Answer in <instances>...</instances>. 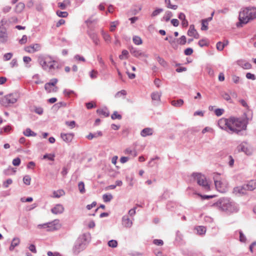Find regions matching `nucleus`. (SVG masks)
I'll return each instance as SVG.
<instances>
[{
    "mask_svg": "<svg viewBox=\"0 0 256 256\" xmlns=\"http://www.w3.org/2000/svg\"><path fill=\"white\" fill-rule=\"evenodd\" d=\"M56 13L57 16L60 18H66L68 16V13L66 12L58 10Z\"/></svg>",
    "mask_w": 256,
    "mask_h": 256,
    "instance_id": "nucleus-43",
    "label": "nucleus"
},
{
    "mask_svg": "<svg viewBox=\"0 0 256 256\" xmlns=\"http://www.w3.org/2000/svg\"><path fill=\"white\" fill-rule=\"evenodd\" d=\"M153 244L156 246H162L164 242L162 240L155 239L153 240Z\"/></svg>",
    "mask_w": 256,
    "mask_h": 256,
    "instance_id": "nucleus-64",
    "label": "nucleus"
},
{
    "mask_svg": "<svg viewBox=\"0 0 256 256\" xmlns=\"http://www.w3.org/2000/svg\"><path fill=\"white\" fill-rule=\"evenodd\" d=\"M148 166L154 170L156 169L157 167V164L156 161H149L148 164Z\"/></svg>",
    "mask_w": 256,
    "mask_h": 256,
    "instance_id": "nucleus-45",
    "label": "nucleus"
},
{
    "mask_svg": "<svg viewBox=\"0 0 256 256\" xmlns=\"http://www.w3.org/2000/svg\"><path fill=\"white\" fill-rule=\"evenodd\" d=\"M214 206L219 210L222 211L224 210V202L222 200V199H220L217 202L214 203Z\"/></svg>",
    "mask_w": 256,
    "mask_h": 256,
    "instance_id": "nucleus-23",
    "label": "nucleus"
},
{
    "mask_svg": "<svg viewBox=\"0 0 256 256\" xmlns=\"http://www.w3.org/2000/svg\"><path fill=\"white\" fill-rule=\"evenodd\" d=\"M78 187L80 192L81 194H84L85 192L84 184V182H80L78 184Z\"/></svg>",
    "mask_w": 256,
    "mask_h": 256,
    "instance_id": "nucleus-41",
    "label": "nucleus"
},
{
    "mask_svg": "<svg viewBox=\"0 0 256 256\" xmlns=\"http://www.w3.org/2000/svg\"><path fill=\"white\" fill-rule=\"evenodd\" d=\"M112 196L110 194H103L102 196L103 200L105 202H110L112 199Z\"/></svg>",
    "mask_w": 256,
    "mask_h": 256,
    "instance_id": "nucleus-32",
    "label": "nucleus"
},
{
    "mask_svg": "<svg viewBox=\"0 0 256 256\" xmlns=\"http://www.w3.org/2000/svg\"><path fill=\"white\" fill-rule=\"evenodd\" d=\"M90 240V234L89 233H85L80 236L73 247L74 253L78 254L84 250Z\"/></svg>",
    "mask_w": 256,
    "mask_h": 256,
    "instance_id": "nucleus-3",
    "label": "nucleus"
},
{
    "mask_svg": "<svg viewBox=\"0 0 256 256\" xmlns=\"http://www.w3.org/2000/svg\"><path fill=\"white\" fill-rule=\"evenodd\" d=\"M38 62L42 69L48 72H52L58 68V62L49 55H41L38 58Z\"/></svg>",
    "mask_w": 256,
    "mask_h": 256,
    "instance_id": "nucleus-1",
    "label": "nucleus"
},
{
    "mask_svg": "<svg viewBox=\"0 0 256 256\" xmlns=\"http://www.w3.org/2000/svg\"><path fill=\"white\" fill-rule=\"evenodd\" d=\"M246 189L244 185L241 186H237L234 188L233 193L236 196L244 194L246 193Z\"/></svg>",
    "mask_w": 256,
    "mask_h": 256,
    "instance_id": "nucleus-15",
    "label": "nucleus"
},
{
    "mask_svg": "<svg viewBox=\"0 0 256 256\" xmlns=\"http://www.w3.org/2000/svg\"><path fill=\"white\" fill-rule=\"evenodd\" d=\"M108 246L112 248H115L118 246V242L116 240H112L108 242Z\"/></svg>",
    "mask_w": 256,
    "mask_h": 256,
    "instance_id": "nucleus-37",
    "label": "nucleus"
},
{
    "mask_svg": "<svg viewBox=\"0 0 256 256\" xmlns=\"http://www.w3.org/2000/svg\"><path fill=\"white\" fill-rule=\"evenodd\" d=\"M214 179L216 187L218 190V188L222 187L221 185L222 184L220 181L218 180L216 178L214 177Z\"/></svg>",
    "mask_w": 256,
    "mask_h": 256,
    "instance_id": "nucleus-56",
    "label": "nucleus"
},
{
    "mask_svg": "<svg viewBox=\"0 0 256 256\" xmlns=\"http://www.w3.org/2000/svg\"><path fill=\"white\" fill-rule=\"evenodd\" d=\"M130 52L134 56L137 58H147L148 56L144 52L136 48H132L130 50Z\"/></svg>",
    "mask_w": 256,
    "mask_h": 256,
    "instance_id": "nucleus-10",
    "label": "nucleus"
},
{
    "mask_svg": "<svg viewBox=\"0 0 256 256\" xmlns=\"http://www.w3.org/2000/svg\"><path fill=\"white\" fill-rule=\"evenodd\" d=\"M240 234V240L241 242H245L246 240V238L244 234L242 233V230L239 231Z\"/></svg>",
    "mask_w": 256,
    "mask_h": 256,
    "instance_id": "nucleus-50",
    "label": "nucleus"
},
{
    "mask_svg": "<svg viewBox=\"0 0 256 256\" xmlns=\"http://www.w3.org/2000/svg\"><path fill=\"white\" fill-rule=\"evenodd\" d=\"M154 133V130L150 128H144L140 132V136L142 137L152 136Z\"/></svg>",
    "mask_w": 256,
    "mask_h": 256,
    "instance_id": "nucleus-19",
    "label": "nucleus"
},
{
    "mask_svg": "<svg viewBox=\"0 0 256 256\" xmlns=\"http://www.w3.org/2000/svg\"><path fill=\"white\" fill-rule=\"evenodd\" d=\"M60 226L58 220H55L51 222L40 224L38 226V228H48L49 231H54L59 229Z\"/></svg>",
    "mask_w": 256,
    "mask_h": 256,
    "instance_id": "nucleus-7",
    "label": "nucleus"
},
{
    "mask_svg": "<svg viewBox=\"0 0 256 256\" xmlns=\"http://www.w3.org/2000/svg\"><path fill=\"white\" fill-rule=\"evenodd\" d=\"M70 0H64L62 2L58 3V6L62 10H65L66 6H70Z\"/></svg>",
    "mask_w": 256,
    "mask_h": 256,
    "instance_id": "nucleus-24",
    "label": "nucleus"
},
{
    "mask_svg": "<svg viewBox=\"0 0 256 256\" xmlns=\"http://www.w3.org/2000/svg\"><path fill=\"white\" fill-rule=\"evenodd\" d=\"M256 18V8H246L242 10L239 14V20L240 24H246L250 20Z\"/></svg>",
    "mask_w": 256,
    "mask_h": 256,
    "instance_id": "nucleus-4",
    "label": "nucleus"
},
{
    "mask_svg": "<svg viewBox=\"0 0 256 256\" xmlns=\"http://www.w3.org/2000/svg\"><path fill=\"white\" fill-rule=\"evenodd\" d=\"M118 21L112 22L110 23V31L114 32L115 30L116 27L118 24Z\"/></svg>",
    "mask_w": 256,
    "mask_h": 256,
    "instance_id": "nucleus-47",
    "label": "nucleus"
},
{
    "mask_svg": "<svg viewBox=\"0 0 256 256\" xmlns=\"http://www.w3.org/2000/svg\"><path fill=\"white\" fill-rule=\"evenodd\" d=\"M64 211V208L61 204H57L51 209L52 212L56 214H62Z\"/></svg>",
    "mask_w": 256,
    "mask_h": 256,
    "instance_id": "nucleus-17",
    "label": "nucleus"
},
{
    "mask_svg": "<svg viewBox=\"0 0 256 256\" xmlns=\"http://www.w3.org/2000/svg\"><path fill=\"white\" fill-rule=\"evenodd\" d=\"M12 180L10 178L8 179L6 181L3 182V187L4 188H7L8 187V186L12 184Z\"/></svg>",
    "mask_w": 256,
    "mask_h": 256,
    "instance_id": "nucleus-52",
    "label": "nucleus"
},
{
    "mask_svg": "<svg viewBox=\"0 0 256 256\" xmlns=\"http://www.w3.org/2000/svg\"><path fill=\"white\" fill-rule=\"evenodd\" d=\"M225 126H227L230 132L238 133L242 130H246V123L244 120L232 118L228 120L225 119Z\"/></svg>",
    "mask_w": 256,
    "mask_h": 256,
    "instance_id": "nucleus-2",
    "label": "nucleus"
},
{
    "mask_svg": "<svg viewBox=\"0 0 256 256\" xmlns=\"http://www.w3.org/2000/svg\"><path fill=\"white\" fill-rule=\"evenodd\" d=\"M98 72L94 70H92L90 74V77L94 79L97 78L98 76Z\"/></svg>",
    "mask_w": 256,
    "mask_h": 256,
    "instance_id": "nucleus-62",
    "label": "nucleus"
},
{
    "mask_svg": "<svg viewBox=\"0 0 256 256\" xmlns=\"http://www.w3.org/2000/svg\"><path fill=\"white\" fill-rule=\"evenodd\" d=\"M31 178L30 176L26 175L23 178V182L24 184L29 186L30 184Z\"/></svg>",
    "mask_w": 256,
    "mask_h": 256,
    "instance_id": "nucleus-40",
    "label": "nucleus"
},
{
    "mask_svg": "<svg viewBox=\"0 0 256 256\" xmlns=\"http://www.w3.org/2000/svg\"><path fill=\"white\" fill-rule=\"evenodd\" d=\"M216 48L218 50H222L224 49V43L222 42H218L216 44Z\"/></svg>",
    "mask_w": 256,
    "mask_h": 256,
    "instance_id": "nucleus-60",
    "label": "nucleus"
},
{
    "mask_svg": "<svg viewBox=\"0 0 256 256\" xmlns=\"http://www.w3.org/2000/svg\"><path fill=\"white\" fill-rule=\"evenodd\" d=\"M102 134V132L98 131L94 134L90 133L88 136H86V138L88 140H92L93 138L100 136Z\"/></svg>",
    "mask_w": 256,
    "mask_h": 256,
    "instance_id": "nucleus-29",
    "label": "nucleus"
},
{
    "mask_svg": "<svg viewBox=\"0 0 256 256\" xmlns=\"http://www.w3.org/2000/svg\"><path fill=\"white\" fill-rule=\"evenodd\" d=\"M20 239L18 238L15 237L12 239L11 244L13 245L16 248L20 244Z\"/></svg>",
    "mask_w": 256,
    "mask_h": 256,
    "instance_id": "nucleus-38",
    "label": "nucleus"
},
{
    "mask_svg": "<svg viewBox=\"0 0 256 256\" xmlns=\"http://www.w3.org/2000/svg\"><path fill=\"white\" fill-rule=\"evenodd\" d=\"M16 168L9 166L6 169L3 170V174L5 176H10L14 174L16 172Z\"/></svg>",
    "mask_w": 256,
    "mask_h": 256,
    "instance_id": "nucleus-21",
    "label": "nucleus"
},
{
    "mask_svg": "<svg viewBox=\"0 0 256 256\" xmlns=\"http://www.w3.org/2000/svg\"><path fill=\"white\" fill-rule=\"evenodd\" d=\"M65 192L63 190H58L56 191H54L52 197L56 198H59L60 196H64Z\"/></svg>",
    "mask_w": 256,
    "mask_h": 256,
    "instance_id": "nucleus-27",
    "label": "nucleus"
},
{
    "mask_svg": "<svg viewBox=\"0 0 256 256\" xmlns=\"http://www.w3.org/2000/svg\"><path fill=\"white\" fill-rule=\"evenodd\" d=\"M41 46L40 44H36L25 48V50L29 53H34L40 50Z\"/></svg>",
    "mask_w": 256,
    "mask_h": 256,
    "instance_id": "nucleus-11",
    "label": "nucleus"
},
{
    "mask_svg": "<svg viewBox=\"0 0 256 256\" xmlns=\"http://www.w3.org/2000/svg\"><path fill=\"white\" fill-rule=\"evenodd\" d=\"M238 210L239 207L237 204L229 198H225V214H230Z\"/></svg>",
    "mask_w": 256,
    "mask_h": 256,
    "instance_id": "nucleus-6",
    "label": "nucleus"
},
{
    "mask_svg": "<svg viewBox=\"0 0 256 256\" xmlns=\"http://www.w3.org/2000/svg\"><path fill=\"white\" fill-rule=\"evenodd\" d=\"M157 60L159 64L162 66H166V62L160 56H158Z\"/></svg>",
    "mask_w": 256,
    "mask_h": 256,
    "instance_id": "nucleus-58",
    "label": "nucleus"
},
{
    "mask_svg": "<svg viewBox=\"0 0 256 256\" xmlns=\"http://www.w3.org/2000/svg\"><path fill=\"white\" fill-rule=\"evenodd\" d=\"M195 229L199 235H204L206 232V228L204 226H198Z\"/></svg>",
    "mask_w": 256,
    "mask_h": 256,
    "instance_id": "nucleus-28",
    "label": "nucleus"
},
{
    "mask_svg": "<svg viewBox=\"0 0 256 256\" xmlns=\"http://www.w3.org/2000/svg\"><path fill=\"white\" fill-rule=\"evenodd\" d=\"M244 186L246 190H253L256 188V182L254 180H252Z\"/></svg>",
    "mask_w": 256,
    "mask_h": 256,
    "instance_id": "nucleus-20",
    "label": "nucleus"
},
{
    "mask_svg": "<svg viewBox=\"0 0 256 256\" xmlns=\"http://www.w3.org/2000/svg\"><path fill=\"white\" fill-rule=\"evenodd\" d=\"M232 81L234 83V84H238L240 82V77L236 76V75H232Z\"/></svg>",
    "mask_w": 256,
    "mask_h": 256,
    "instance_id": "nucleus-61",
    "label": "nucleus"
},
{
    "mask_svg": "<svg viewBox=\"0 0 256 256\" xmlns=\"http://www.w3.org/2000/svg\"><path fill=\"white\" fill-rule=\"evenodd\" d=\"M90 38L92 39L93 42L96 44L98 45L100 44L99 38H98L97 36L95 34H92L90 36Z\"/></svg>",
    "mask_w": 256,
    "mask_h": 256,
    "instance_id": "nucleus-44",
    "label": "nucleus"
},
{
    "mask_svg": "<svg viewBox=\"0 0 256 256\" xmlns=\"http://www.w3.org/2000/svg\"><path fill=\"white\" fill-rule=\"evenodd\" d=\"M238 150L244 152L247 155L252 154V150L248 147V144L246 142L242 143L238 146Z\"/></svg>",
    "mask_w": 256,
    "mask_h": 256,
    "instance_id": "nucleus-16",
    "label": "nucleus"
},
{
    "mask_svg": "<svg viewBox=\"0 0 256 256\" xmlns=\"http://www.w3.org/2000/svg\"><path fill=\"white\" fill-rule=\"evenodd\" d=\"M208 23L206 22V20H202V28H201V30H206L208 29Z\"/></svg>",
    "mask_w": 256,
    "mask_h": 256,
    "instance_id": "nucleus-53",
    "label": "nucleus"
},
{
    "mask_svg": "<svg viewBox=\"0 0 256 256\" xmlns=\"http://www.w3.org/2000/svg\"><path fill=\"white\" fill-rule=\"evenodd\" d=\"M17 101V96L16 94H9L2 98L0 102L4 106H8L10 104H14Z\"/></svg>",
    "mask_w": 256,
    "mask_h": 256,
    "instance_id": "nucleus-8",
    "label": "nucleus"
},
{
    "mask_svg": "<svg viewBox=\"0 0 256 256\" xmlns=\"http://www.w3.org/2000/svg\"><path fill=\"white\" fill-rule=\"evenodd\" d=\"M111 118L112 120L115 119H118L120 120L122 119V116L118 113L117 112H114L113 114L112 115Z\"/></svg>",
    "mask_w": 256,
    "mask_h": 256,
    "instance_id": "nucleus-49",
    "label": "nucleus"
},
{
    "mask_svg": "<svg viewBox=\"0 0 256 256\" xmlns=\"http://www.w3.org/2000/svg\"><path fill=\"white\" fill-rule=\"evenodd\" d=\"M101 34L106 42L107 43H110L111 42V37L110 35L108 32H104L102 30H101Z\"/></svg>",
    "mask_w": 256,
    "mask_h": 256,
    "instance_id": "nucleus-25",
    "label": "nucleus"
},
{
    "mask_svg": "<svg viewBox=\"0 0 256 256\" xmlns=\"http://www.w3.org/2000/svg\"><path fill=\"white\" fill-rule=\"evenodd\" d=\"M224 110L222 108H217L215 110L214 113L216 115L218 116H222L224 113Z\"/></svg>",
    "mask_w": 256,
    "mask_h": 256,
    "instance_id": "nucleus-57",
    "label": "nucleus"
},
{
    "mask_svg": "<svg viewBox=\"0 0 256 256\" xmlns=\"http://www.w3.org/2000/svg\"><path fill=\"white\" fill-rule=\"evenodd\" d=\"M128 54V52L127 50H123L122 52V54L119 56V58L120 60H123L124 58V56H125L126 58H127Z\"/></svg>",
    "mask_w": 256,
    "mask_h": 256,
    "instance_id": "nucleus-48",
    "label": "nucleus"
},
{
    "mask_svg": "<svg viewBox=\"0 0 256 256\" xmlns=\"http://www.w3.org/2000/svg\"><path fill=\"white\" fill-rule=\"evenodd\" d=\"M162 11H163V10L162 8L156 9V10H154L152 12V17H154V16H158V14H159Z\"/></svg>",
    "mask_w": 256,
    "mask_h": 256,
    "instance_id": "nucleus-54",
    "label": "nucleus"
},
{
    "mask_svg": "<svg viewBox=\"0 0 256 256\" xmlns=\"http://www.w3.org/2000/svg\"><path fill=\"white\" fill-rule=\"evenodd\" d=\"M74 59L76 60L82 61L83 62H84L86 61L85 58L82 56H81L79 54H76V56H74Z\"/></svg>",
    "mask_w": 256,
    "mask_h": 256,
    "instance_id": "nucleus-59",
    "label": "nucleus"
},
{
    "mask_svg": "<svg viewBox=\"0 0 256 256\" xmlns=\"http://www.w3.org/2000/svg\"><path fill=\"white\" fill-rule=\"evenodd\" d=\"M237 64L239 66H241L244 69L248 70L251 68H252L251 64L244 60H238L237 62Z\"/></svg>",
    "mask_w": 256,
    "mask_h": 256,
    "instance_id": "nucleus-18",
    "label": "nucleus"
},
{
    "mask_svg": "<svg viewBox=\"0 0 256 256\" xmlns=\"http://www.w3.org/2000/svg\"><path fill=\"white\" fill-rule=\"evenodd\" d=\"M58 79L52 78L50 82L45 84L44 88L48 92H57L58 88L56 86V84L58 82Z\"/></svg>",
    "mask_w": 256,
    "mask_h": 256,
    "instance_id": "nucleus-9",
    "label": "nucleus"
},
{
    "mask_svg": "<svg viewBox=\"0 0 256 256\" xmlns=\"http://www.w3.org/2000/svg\"><path fill=\"white\" fill-rule=\"evenodd\" d=\"M126 92L125 90H121L120 92H118L116 93L115 95L116 98H120L122 96H126Z\"/></svg>",
    "mask_w": 256,
    "mask_h": 256,
    "instance_id": "nucleus-55",
    "label": "nucleus"
},
{
    "mask_svg": "<svg viewBox=\"0 0 256 256\" xmlns=\"http://www.w3.org/2000/svg\"><path fill=\"white\" fill-rule=\"evenodd\" d=\"M165 3L166 4L167 7L169 8L176 10L178 8V6L176 5L171 4L170 0H165Z\"/></svg>",
    "mask_w": 256,
    "mask_h": 256,
    "instance_id": "nucleus-42",
    "label": "nucleus"
},
{
    "mask_svg": "<svg viewBox=\"0 0 256 256\" xmlns=\"http://www.w3.org/2000/svg\"><path fill=\"white\" fill-rule=\"evenodd\" d=\"M97 112L100 114L102 115L104 117H107L109 116V112L107 109H100L98 110Z\"/></svg>",
    "mask_w": 256,
    "mask_h": 256,
    "instance_id": "nucleus-36",
    "label": "nucleus"
},
{
    "mask_svg": "<svg viewBox=\"0 0 256 256\" xmlns=\"http://www.w3.org/2000/svg\"><path fill=\"white\" fill-rule=\"evenodd\" d=\"M218 126L222 130L224 129V120L223 118H221L218 120Z\"/></svg>",
    "mask_w": 256,
    "mask_h": 256,
    "instance_id": "nucleus-63",
    "label": "nucleus"
},
{
    "mask_svg": "<svg viewBox=\"0 0 256 256\" xmlns=\"http://www.w3.org/2000/svg\"><path fill=\"white\" fill-rule=\"evenodd\" d=\"M177 42L180 44H184L186 42V37L184 36H182L180 38L178 39Z\"/></svg>",
    "mask_w": 256,
    "mask_h": 256,
    "instance_id": "nucleus-39",
    "label": "nucleus"
},
{
    "mask_svg": "<svg viewBox=\"0 0 256 256\" xmlns=\"http://www.w3.org/2000/svg\"><path fill=\"white\" fill-rule=\"evenodd\" d=\"M134 43L136 45H140L142 44V38L138 36H134L132 38Z\"/></svg>",
    "mask_w": 256,
    "mask_h": 256,
    "instance_id": "nucleus-33",
    "label": "nucleus"
},
{
    "mask_svg": "<svg viewBox=\"0 0 256 256\" xmlns=\"http://www.w3.org/2000/svg\"><path fill=\"white\" fill-rule=\"evenodd\" d=\"M12 56L13 54L12 52L6 53L4 55V61L10 60L12 58Z\"/></svg>",
    "mask_w": 256,
    "mask_h": 256,
    "instance_id": "nucleus-46",
    "label": "nucleus"
},
{
    "mask_svg": "<svg viewBox=\"0 0 256 256\" xmlns=\"http://www.w3.org/2000/svg\"><path fill=\"white\" fill-rule=\"evenodd\" d=\"M8 40V34L6 29L0 26V40L1 42L4 43Z\"/></svg>",
    "mask_w": 256,
    "mask_h": 256,
    "instance_id": "nucleus-14",
    "label": "nucleus"
},
{
    "mask_svg": "<svg viewBox=\"0 0 256 256\" xmlns=\"http://www.w3.org/2000/svg\"><path fill=\"white\" fill-rule=\"evenodd\" d=\"M196 30L194 28V25H190V28H189V30H188V35L190 36H194V34H195L194 33L196 32Z\"/></svg>",
    "mask_w": 256,
    "mask_h": 256,
    "instance_id": "nucleus-34",
    "label": "nucleus"
},
{
    "mask_svg": "<svg viewBox=\"0 0 256 256\" xmlns=\"http://www.w3.org/2000/svg\"><path fill=\"white\" fill-rule=\"evenodd\" d=\"M161 93L158 92H154L151 94V98L153 100L160 102V100Z\"/></svg>",
    "mask_w": 256,
    "mask_h": 256,
    "instance_id": "nucleus-26",
    "label": "nucleus"
},
{
    "mask_svg": "<svg viewBox=\"0 0 256 256\" xmlns=\"http://www.w3.org/2000/svg\"><path fill=\"white\" fill-rule=\"evenodd\" d=\"M74 134L71 133L69 134H62L61 138L66 142H70L73 138Z\"/></svg>",
    "mask_w": 256,
    "mask_h": 256,
    "instance_id": "nucleus-22",
    "label": "nucleus"
},
{
    "mask_svg": "<svg viewBox=\"0 0 256 256\" xmlns=\"http://www.w3.org/2000/svg\"><path fill=\"white\" fill-rule=\"evenodd\" d=\"M122 224L125 228H130L132 225V222L128 216L124 215L122 218Z\"/></svg>",
    "mask_w": 256,
    "mask_h": 256,
    "instance_id": "nucleus-13",
    "label": "nucleus"
},
{
    "mask_svg": "<svg viewBox=\"0 0 256 256\" xmlns=\"http://www.w3.org/2000/svg\"><path fill=\"white\" fill-rule=\"evenodd\" d=\"M192 176L203 190L206 192L210 190V185L204 175L200 173L194 172L192 174Z\"/></svg>",
    "mask_w": 256,
    "mask_h": 256,
    "instance_id": "nucleus-5",
    "label": "nucleus"
},
{
    "mask_svg": "<svg viewBox=\"0 0 256 256\" xmlns=\"http://www.w3.org/2000/svg\"><path fill=\"white\" fill-rule=\"evenodd\" d=\"M25 6V5L22 2H19L16 7V11L17 12H20L23 10Z\"/></svg>",
    "mask_w": 256,
    "mask_h": 256,
    "instance_id": "nucleus-35",
    "label": "nucleus"
},
{
    "mask_svg": "<svg viewBox=\"0 0 256 256\" xmlns=\"http://www.w3.org/2000/svg\"><path fill=\"white\" fill-rule=\"evenodd\" d=\"M126 154H130L129 157L122 156L120 158V160H128V159L133 158L135 156L137 155V153L135 150H132L130 148H127L125 150Z\"/></svg>",
    "mask_w": 256,
    "mask_h": 256,
    "instance_id": "nucleus-12",
    "label": "nucleus"
},
{
    "mask_svg": "<svg viewBox=\"0 0 256 256\" xmlns=\"http://www.w3.org/2000/svg\"><path fill=\"white\" fill-rule=\"evenodd\" d=\"M171 104L174 106L180 107L184 104V100L182 99H179L177 100H172Z\"/></svg>",
    "mask_w": 256,
    "mask_h": 256,
    "instance_id": "nucleus-31",
    "label": "nucleus"
},
{
    "mask_svg": "<svg viewBox=\"0 0 256 256\" xmlns=\"http://www.w3.org/2000/svg\"><path fill=\"white\" fill-rule=\"evenodd\" d=\"M54 154H46L43 156V158H48V160H54Z\"/></svg>",
    "mask_w": 256,
    "mask_h": 256,
    "instance_id": "nucleus-51",
    "label": "nucleus"
},
{
    "mask_svg": "<svg viewBox=\"0 0 256 256\" xmlns=\"http://www.w3.org/2000/svg\"><path fill=\"white\" fill-rule=\"evenodd\" d=\"M24 134L26 136H35L36 134L32 132L30 128H27L24 132Z\"/></svg>",
    "mask_w": 256,
    "mask_h": 256,
    "instance_id": "nucleus-30",
    "label": "nucleus"
}]
</instances>
